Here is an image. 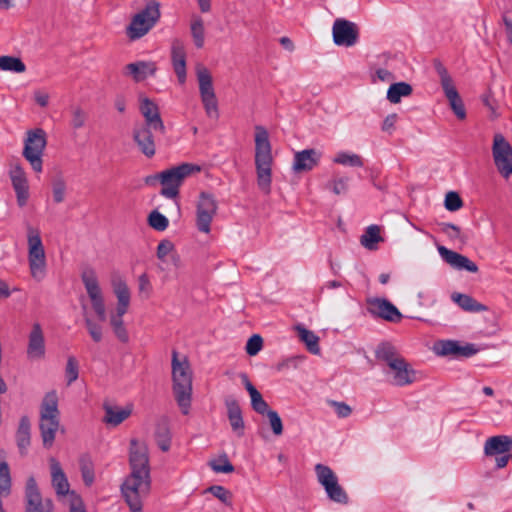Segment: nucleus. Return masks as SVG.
<instances>
[{
  "label": "nucleus",
  "mask_w": 512,
  "mask_h": 512,
  "mask_svg": "<svg viewBox=\"0 0 512 512\" xmlns=\"http://www.w3.org/2000/svg\"><path fill=\"white\" fill-rule=\"evenodd\" d=\"M321 153L317 150L305 149L294 155L293 171L295 173L309 172L319 164Z\"/></svg>",
  "instance_id": "b1692460"
},
{
  "label": "nucleus",
  "mask_w": 512,
  "mask_h": 512,
  "mask_svg": "<svg viewBox=\"0 0 512 512\" xmlns=\"http://www.w3.org/2000/svg\"><path fill=\"white\" fill-rule=\"evenodd\" d=\"M200 171L201 167L199 165L182 163L160 172V183L163 186L160 194L167 198H176L184 179Z\"/></svg>",
  "instance_id": "0eeeda50"
},
{
  "label": "nucleus",
  "mask_w": 512,
  "mask_h": 512,
  "mask_svg": "<svg viewBox=\"0 0 512 512\" xmlns=\"http://www.w3.org/2000/svg\"><path fill=\"white\" fill-rule=\"evenodd\" d=\"M31 424L28 416H22L16 432L17 446L22 455L26 454L27 448L30 446L31 440Z\"/></svg>",
  "instance_id": "2f4dec72"
},
{
  "label": "nucleus",
  "mask_w": 512,
  "mask_h": 512,
  "mask_svg": "<svg viewBox=\"0 0 512 512\" xmlns=\"http://www.w3.org/2000/svg\"><path fill=\"white\" fill-rule=\"evenodd\" d=\"M140 112L144 117V123L140 126L153 128L155 134H165V125L156 103L149 98H144L140 103Z\"/></svg>",
  "instance_id": "a211bd4d"
},
{
  "label": "nucleus",
  "mask_w": 512,
  "mask_h": 512,
  "mask_svg": "<svg viewBox=\"0 0 512 512\" xmlns=\"http://www.w3.org/2000/svg\"><path fill=\"white\" fill-rule=\"evenodd\" d=\"M79 466L84 484L90 487L95 480L94 463L88 454H83L79 458Z\"/></svg>",
  "instance_id": "58836bf2"
},
{
  "label": "nucleus",
  "mask_w": 512,
  "mask_h": 512,
  "mask_svg": "<svg viewBox=\"0 0 512 512\" xmlns=\"http://www.w3.org/2000/svg\"><path fill=\"white\" fill-rule=\"evenodd\" d=\"M113 290L118 299L116 315L123 316L130 304V291L123 280L113 281Z\"/></svg>",
  "instance_id": "7c9ffc66"
},
{
  "label": "nucleus",
  "mask_w": 512,
  "mask_h": 512,
  "mask_svg": "<svg viewBox=\"0 0 512 512\" xmlns=\"http://www.w3.org/2000/svg\"><path fill=\"white\" fill-rule=\"evenodd\" d=\"M269 419V423L273 433L277 436L283 433V424L279 414L274 410H269L265 413Z\"/></svg>",
  "instance_id": "4d7b16f0"
},
{
  "label": "nucleus",
  "mask_w": 512,
  "mask_h": 512,
  "mask_svg": "<svg viewBox=\"0 0 512 512\" xmlns=\"http://www.w3.org/2000/svg\"><path fill=\"white\" fill-rule=\"evenodd\" d=\"M492 154L499 173L508 178L512 174V146L502 134H495Z\"/></svg>",
  "instance_id": "f8f14e48"
},
{
  "label": "nucleus",
  "mask_w": 512,
  "mask_h": 512,
  "mask_svg": "<svg viewBox=\"0 0 512 512\" xmlns=\"http://www.w3.org/2000/svg\"><path fill=\"white\" fill-rule=\"evenodd\" d=\"M156 70L154 62L138 61L125 66V74L132 76L135 82L144 81L148 75H154Z\"/></svg>",
  "instance_id": "c85d7f7f"
},
{
  "label": "nucleus",
  "mask_w": 512,
  "mask_h": 512,
  "mask_svg": "<svg viewBox=\"0 0 512 512\" xmlns=\"http://www.w3.org/2000/svg\"><path fill=\"white\" fill-rule=\"evenodd\" d=\"M27 356L30 359H42L45 356V338L39 323L33 324L29 334Z\"/></svg>",
  "instance_id": "393cba45"
},
{
  "label": "nucleus",
  "mask_w": 512,
  "mask_h": 512,
  "mask_svg": "<svg viewBox=\"0 0 512 512\" xmlns=\"http://www.w3.org/2000/svg\"><path fill=\"white\" fill-rule=\"evenodd\" d=\"M155 440L161 451L167 452L171 447L170 421L168 417H161L155 428Z\"/></svg>",
  "instance_id": "c756f323"
},
{
  "label": "nucleus",
  "mask_w": 512,
  "mask_h": 512,
  "mask_svg": "<svg viewBox=\"0 0 512 512\" xmlns=\"http://www.w3.org/2000/svg\"><path fill=\"white\" fill-rule=\"evenodd\" d=\"M502 22L505 27L507 41L512 46V19L509 17L507 12L502 14Z\"/></svg>",
  "instance_id": "338daca9"
},
{
  "label": "nucleus",
  "mask_w": 512,
  "mask_h": 512,
  "mask_svg": "<svg viewBox=\"0 0 512 512\" xmlns=\"http://www.w3.org/2000/svg\"><path fill=\"white\" fill-rule=\"evenodd\" d=\"M224 403L227 409V417L232 430L237 433L238 436H243L245 425L242 416V410L237 399H235L233 396H228L225 398Z\"/></svg>",
  "instance_id": "a878e982"
},
{
  "label": "nucleus",
  "mask_w": 512,
  "mask_h": 512,
  "mask_svg": "<svg viewBox=\"0 0 512 512\" xmlns=\"http://www.w3.org/2000/svg\"><path fill=\"white\" fill-rule=\"evenodd\" d=\"M434 67H435L438 75L440 76L442 88L446 89L450 86H453L452 78L450 77L447 69L444 67V65L439 60L434 61Z\"/></svg>",
  "instance_id": "13d9d810"
},
{
  "label": "nucleus",
  "mask_w": 512,
  "mask_h": 512,
  "mask_svg": "<svg viewBox=\"0 0 512 512\" xmlns=\"http://www.w3.org/2000/svg\"><path fill=\"white\" fill-rule=\"evenodd\" d=\"M87 113L79 106L72 108L71 126L74 129H80L85 125Z\"/></svg>",
  "instance_id": "6e6d98bb"
},
{
  "label": "nucleus",
  "mask_w": 512,
  "mask_h": 512,
  "mask_svg": "<svg viewBox=\"0 0 512 512\" xmlns=\"http://www.w3.org/2000/svg\"><path fill=\"white\" fill-rule=\"evenodd\" d=\"M148 224L156 231H164L167 229L169 221L163 214L153 210L148 216Z\"/></svg>",
  "instance_id": "a18cd8bd"
},
{
  "label": "nucleus",
  "mask_w": 512,
  "mask_h": 512,
  "mask_svg": "<svg viewBox=\"0 0 512 512\" xmlns=\"http://www.w3.org/2000/svg\"><path fill=\"white\" fill-rule=\"evenodd\" d=\"M65 376L67 380V385H71L78 379L79 376V363L74 356H69L67 358L66 368H65Z\"/></svg>",
  "instance_id": "49530a36"
},
{
  "label": "nucleus",
  "mask_w": 512,
  "mask_h": 512,
  "mask_svg": "<svg viewBox=\"0 0 512 512\" xmlns=\"http://www.w3.org/2000/svg\"><path fill=\"white\" fill-rule=\"evenodd\" d=\"M329 404L334 407L336 414L340 418H346L352 412L351 407L344 402L329 401Z\"/></svg>",
  "instance_id": "e2e57ef3"
},
{
  "label": "nucleus",
  "mask_w": 512,
  "mask_h": 512,
  "mask_svg": "<svg viewBox=\"0 0 512 512\" xmlns=\"http://www.w3.org/2000/svg\"><path fill=\"white\" fill-rule=\"evenodd\" d=\"M367 310L371 315L389 322L397 323L402 319V314L398 308L384 298L367 299Z\"/></svg>",
  "instance_id": "f3484780"
},
{
  "label": "nucleus",
  "mask_w": 512,
  "mask_h": 512,
  "mask_svg": "<svg viewBox=\"0 0 512 512\" xmlns=\"http://www.w3.org/2000/svg\"><path fill=\"white\" fill-rule=\"evenodd\" d=\"M138 282H139L140 292H145L148 297L151 292V283H150V280H149L147 274L144 273V274L140 275Z\"/></svg>",
  "instance_id": "774afa93"
},
{
  "label": "nucleus",
  "mask_w": 512,
  "mask_h": 512,
  "mask_svg": "<svg viewBox=\"0 0 512 512\" xmlns=\"http://www.w3.org/2000/svg\"><path fill=\"white\" fill-rule=\"evenodd\" d=\"M25 512H54V505L51 499H43L36 480L30 476L26 481L25 492Z\"/></svg>",
  "instance_id": "2eb2a0df"
},
{
  "label": "nucleus",
  "mask_w": 512,
  "mask_h": 512,
  "mask_svg": "<svg viewBox=\"0 0 512 512\" xmlns=\"http://www.w3.org/2000/svg\"><path fill=\"white\" fill-rule=\"evenodd\" d=\"M161 16L160 3L150 0L145 8L136 13L126 28V34L130 40H136L145 36L159 21Z\"/></svg>",
  "instance_id": "39448f33"
},
{
  "label": "nucleus",
  "mask_w": 512,
  "mask_h": 512,
  "mask_svg": "<svg viewBox=\"0 0 512 512\" xmlns=\"http://www.w3.org/2000/svg\"><path fill=\"white\" fill-rule=\"evenodd\" d=\"M217 212V202L212 194L201 192L196 209V227L208 234L211 230V222Z\"/></svg>",
  "instance_id": "4468645a"
},
{
  "label": "nucleus",
  "mask_w": 512,
  "mask_h": 512,
  "mask_svg": "<svg viewBox=\"0 0 512 512\" xmlns=\"http://www.w3.org/2000/svg\"><path fill=\"white\" fill-rule=\"evenodd\" d=\"M441 231L448 235L451 239H461V229L452 223H441Z\"/></svg>",
  "instance_id": "680f3d73"
},
{
  "label": "nucleus",
  "mask_w": 512,
  "mask_h": 512,
  "mask_svg": "<svg viewBox=\"0 0 512 512\" xmlns=\"http://www.w3.org/2000/svg\"><path fill=\"white\" fill-rule=\"evenodd\" d=\"M171 61L180 84L186 81V51L182 40L175 38L171 44Z\"/></svg>",
  "instance_id": "5701e85b"
},
{
  "label": "nucleus",
  "mask_w": 512,
  "mask_h": 512,
  "mask_svg": "<svg viewBox=\"0 0 512 512\" xmlns=\"http://www.w3.org/2000/svg\"><path fill=\"white\" fill-rule=\"evenodd\" d=\"M172 391L177 405L183 415H188L192 402L193 374L186 358H178V352L172 351Z\"/></svg>",
  "instance_id": "f03ea898"
},
{
  "label": "nucleus",
  "mask_w": 512,
  "mask_h": 512,
  "mask_svg": "<svg viewBox=\"0 0 512 512\" xmlns=\"http://www.w3.org/2000/svg\"><path fill=\"white\" fill-rule=\"evenodd\" d=\"M130 473L121 485L122 496L131 512H141L143 498L151 491V474L146 444L131 439L129 448Z\"/></svg>",
  "instance_id": "f257e3e1"
},
{
  "label": "nucleus",
  "mask_w": 512,
  "mask_h": 512,
  "mask_svg": "<svg viewBox=\"0 0 512 512\" xmlns=\"http://www.w3.org/2000/svg\"><path fill=\"white\" fill-rule=\"evenodd\" d=\"M512 450V436L497 435L488 438L484 445V453L487 456L505 454Z\"/></svg>",
  "instance_id": "cd10ccee"
},
{
  "label": "nucleus",
  "mask_w": 512,
  "mask_h": 512,
  "mask_svg": "<svg viewBox=\"0 0 512 512\" xmlns=\"http://www.w3.org/2000/svg\"><path fill=\"white\" fill-rule=\"evenodd\" d=\"M9 177L16 194L17 204L19 207H24L29 199V185L26 173L19 163L11 167Z\"/></svg>",
  "instance_id": "6ab92c4d"
},
{
  "label": "nucleus",
  "mask_w": 512,
  "mask_h": 512,
  "mask_svg": "<svg viewBox=\"0 0 512 512\" xmlns=\"http://www.w3.org/2000/svg\"><path fill=\"white\" fill-rule=\"evenodd\" d=\"M45 147L46 133L43 129L38 128L27 132L23 156L37 173L42 171V155Z\"/></svg>",
  "instance_id": "1a4fd4ad"
},
{
  "label": "nucleus",
  "mask_w": 512,
  "mask_h": 512,
  "mask_svg": "<svg viewBox=\"0 0 512 512\" xmlns=\"http://www.w3.org/2000/svg\"><path fill=\"white\" fill-rule=\"evenodd\" d=\"M153 128L136 126L133 129V139L139 150L148 158L156 153L155 135Z\"/></svg>",
  "instance_id": "4be33fe9"
},
{
  "label": "nucleus",
  "mask_w": 512,
  "mask_h": 512,
  "mask_svg": "<svg viewBox=\"0 0 512 512\" xmlns=\"http://www.w3.org/2000/svg\"><path fill=\"white\" fill-rule=\"evenodd\" d=\"M272 150L267 130L260 125L255 127V166L257 185L265 194L271 192Z\"/></svg>",
  "instance_id": "7ed1b4c3"
},
{
  "label": "nucleus",
  "mask_w": 512,
  "mask_h": 512,
  "mask_svg": "<svg viewBox=\"0 0 512 512\" xmlns=\"http://www.w3.org/2000/svg\"><path fill=\"white\" fill-rule=\"evenodd\" d=\"M190 28L195 46L197 48H202L204 46L205 39V29L202 18L199 16H194Z\"/></svg>",
  "instance_id": "a19ab883"
},
{
  "label": "nucleus",
  "mask_w": 512,
  "mask_h": 512,
  "mask_svg": "<svg viewBox=\"0 0 512 512\" xmlns=\"http://www.w3.org/2000/svg\"><path fill=\"white\" fill-rule=\"evenodd\" d=\"M333 41L338 46L350 47L357 43L359 29L349 20L337 18L332 28Z\"/></svg>",
  "instance_id": "dca6fc26"
},
{
  "label": "nucleus",
  "mask_w": 512,
  "mask_h": 512,
  "mask_svg": "<svg viewBox=\"0 0 512 512\" xmlns=\"http://www.w3.org/2000/svg\"><path fill=\"white\" fill-rule=\"evenodd\" d=\"M435 349L439 355L447 356L454 355L456 357H471L480 351L472 343H467L462 346L458 341L455 340H442L435 345Z\"/></svg>",
  "instance_id": "412c9836"
},
{
  "label": "nucleus",
  "mask_w": 512,
  "mask_h": 512,
  "mask_svg": "<svg viewBox=\"0 0 512 512\" xmlns=\"http://www.w3.org/2000/svg\"><path fill=\"white\" fill-rule=\"evenodd\" d=\"M334 162L341 165H348L352 167H362L363 160L357 154L339 153L335 158Z\"/></svg>",
  "instance_id": "8fccbe9b"
},
{
  "label": "nucleus",
  "mask_w": 512,
  "mask_h": 512,
  "mask_svg": "<svg viewBox=\"0 0 512 512\" xmlns=\"http://www.w3.org/2000/svg\"><path fill=\"white\" fill-rule=\"evenodd\" d=\"M482 102H483V104L486 107L489 108V110L491 111L492 115L497 116V114H496L497 101L494 99V97H493V95L491 94L490 91H488L487 93H485L482 96Z\"/></svg>",
  "instance_id": "69168bd1"
},
{
  "label": "nucleus",
  "mask_w": 512,
  "mask_h": 512,
  "mask_svg": "<svg viewBox=\"0 0 512 512\" xmlns=\"http://www.w3.org/2000/svg\"><path fill=\"white\" fill-rule=\"evenodd\" d=\"M262 347H263L262 337L258 334H254L248 339L245 349H246V353L249 356H255L259 353V351L262 349Z\"/></svg>",
  "instance_id": "864d4df0"
},
{
  "label": "nucleus",
  "mask_w": 512,
  "mask_h": 512,
  "mask_svg": "<svg viewBox=\"0 0 512 512\" xmlns=\"http://www.w3.org/2000/svg\"><path fill=\"white\" fill-rule=\"evenodd\" d=\"M348 177H339L332 179L326 187L331 189L334 194L340 195L342 193L347 192L348 190Z\"/></svg>",
  "instance_id": "5fc2aeb1"
},
{
  "label": "nucleus",
  "mask_w": 512,
  "mask_h": 512,
  "mask_svg": "<svg viewBox=\"0 0 512 512\" xmlns=\"http://www.w3.org/2000/svg\"><path fill=\"white\" fill-rule=\"evenodd\" d=\"M380 227L378 225H370L366 228L364 234L360 237V243L368 250H376L377 243L383 242L384 239L380 235Z\"/></svg>",
  "instance_id": "e433bc0d"
},
{
  "label": "nucleus",
  "mask_w": 512,
  "mask_h": 512,
  "mask_svg": "<svg viewBox=\"0 0 512 512\" xmlns=\"http://www.w3.org/2000/svg\"><path fill=\"white\" fill-rule=\"evenodd\" d=\"M397 118L396 113L389 114L382 123V130L391 134L395 129Z\"/></svg>",
  "instance_id": "0e129e2a"
},
{
  "label": "nucleus",
  "mask_w": 512,
  "mask_h": 512,
  "mask_svg": "<svg viewBox=\"0 0 512 512\" xmlns=\"http://www.w3.org/2000/svg\"><path fill=\"white\" fill-rule=\"evenodd\" d=\"M443 90L456 117L464 120L466 118V110L455 86L453 85Z\"/></svg>",
  "instance_id": "f704fd0d"
},
{
  "label": "nucleus",
  "mask_w": 512,
  "mask_h": 512,
  "mask_svg": "<svg viewBox=\"0 0 512 512\" xmlns=\"http://www.w3.org/2000/svg\"><path fill=\"white\" fill-rule=\"evenodd\" d=\"M296 329L300 340L305 343L307 350L312 354H319V337L314 332L302 326H297Z\"/></svg>",
  "instance_id": "4c0bfd02"
},
{
  "label": "nucleus",
  "mask_w": 512,
  "mask_h": 512,
  "mask_svg": "<svg viewBox=\"0 0 512 512\" xmlns=\"http://www.w3.org/2000/svg\"><path fill=\"white\" fill-rule=\"evenodd\" d=\"M52 193L55 203L59 204L64 201L66 193V181L60 172L52 178Z\"/></svg>",
  "instance_id": "37998d69"
},
{
  "label": "nucleus",
  "mask_w": 512,
  "mask_h": 512,
  "mask_svg": "<svg viewBox=\"0 0 512 512\" xmlns=\"http://www.w3.org/2000/svg\"><path fill=\"white\" fill-rule=\"evenodd\" d=\"M52 486L55 488L58 495L70 494V507L69 512H86L85 505L82 498L74 491H69V483L67 477L60 465L55 459H50Z\"/></svg>",
  "instance_id": "9d476101"
},
{
  "label": "nucleus",
  "mask_w": 512,
  "mask_h": 512,
  "mask_svg": "<svg viewBox=\"0 0 512 512\" xmlns=\"http://www.w3.org/2000/svg\"><path fill=\"white\" fill-rule=\"evenodd\" d=\"M81 278L99 321H106V308L95 271L86 269Z\"/></svg>",
  "instance_id": "ddd939ff"
},
{
  "label": "nucleus",
  "mask_w": 512,
  "mask_h": 512,
  "mask_svg": "<svg viewBox=\"0 0 512 512\" xmlns=\"http://www.w3.org/2000/svg\"><path fill=\"white\" fill-rule=\"evenodd\" d=\"M375 357L377 360L385 362L388 366L402 358L397 348L390 342H381L375 350Z\"/></svg>",
  "instance_id": "72a5a7b5"
},
{
  "label": "nucleus",
  "mask_w": 512,
  "mask_h": 512,
  "mask_svg": "<svg viewBox=\"0 0 512 512\" xmlns=\"http://www.w3.org/2000/svg\"><path fill=\"white\" fill-rule=\"evenodd\" d=\"M315 473L318 482L323 486L328 498L339 504H347L349 496L344 488L339 484L338 478L333 470L324 464L315 465Z\"/></svg>",
  "instance_id": "6e6552de"
},
{
  "label": "nucleus",
  "mask_w": 512,
  "mask_h": 512,
  "mask_svg": "<svg viewBox=\"0 0 512 512\" xmlns=\"http://www.w3.org/2000/svg\"><path fill=\"white\" fill-rule=\"evenodd\" d=\"M59 416L58 396L53 390L44 396L40 411L39 428L43 445L46 448H50L54 443L56 432L60 426Z\"/></svg>",
  "instance_id": "20e7f679"
},
{
  "label": "nucleus",
  "mask_w": 512,
  "mask_h": 512,
  "mask_svg": "<svg viewBox=\"0 0 512 512\" xmlns=\"http://www.w3.org/2000/svg\"><path fill=\"white\" fill-rule=\"evenodd\" d=\"M389 368L394 372V382L398 386H405L415 381V371L402 357L392 362Z\"/></svg>",
  "instance_id": "bb28decb"
},
{
  "label": "nucleus",
  "mask_w": 512,
  "mask_h": 512,
  "mask_svg": "<svg viewBox=\"0 0 512 512\" xmlns=\"http://www.w3.org/2000/svg\"><path fill=\"white\" fill-rule=\"evenodd\" d=\"M0 69L3 71H12L15 73H23L26 71V66L23 61L14 56H1Z\"/></svg>",
  "instance_id": "79ce46f5"
},
{
  "label": "nucleus",
  "mask_w": 512,
  "mask_h": 512,
  "mask_svg": "<svg viewBox=\"0 0 512 512\" xmlns=\"http://www.w3.org/2000/svg\"><path fill=\"white\" fill-rule=\"evenodd\" d=\"M250 397L252 409L256 413L265 415V413L270 410L268 403L263 399L259 391L257 393H253Z\"/></svg>",
  "instance_id": "603ef678"
},
{
  "label": "nucleus",
  "mask_w": 512,
  "mask_h": 512,
  "mask_svg": "<svg viewBox=\"0 0 512 512\" xmlns=\"http://www.w3.org/2000/svg\"><path fill=\"white\" fill-rule=\"evenodd\" d=\"M206 491L211 493L214 497L219 499L225 505L231 506L232 493L225 487L220 485H213L210 486Z\"/></svg>",
  "instance_id": "09e8293b"
},
{
  "label": "nucleus",
  "mask_w": 512,
  "mask_h": 512,
  "mask_svg": "<svg viewBox=\"0 0 512 512\" xmlns=\"http://www.w3.org/2000/svg\"><path fill=\"white\" fill-rule=\"evenodd\" d=\"M28 262L31 276L40 281L45 276L46 255L40 230L27 224Z\"/></svg>",
  "instance_id": "423d86ee"
},
{
  "label": "nucleus",
  "mask_w": 512,
  "mask_h": 512,
  "mask_svg": "<svg viewBox=\"0 0 512 512\" xmlns=\"http://www.w3.org/2000/svg\"><path fill=\"white\" fill-rule=\"evenodd\" d=\"M174 251V244L168 240L164 239L160 241V243L157 246V257L161 261L165 260V257L168 256L170 253L172 254Z\"/></svg>",
  "instance_id": "052dcab7"
},
{
  "label": "nucleus",
  "mask_w": 512,
  "mask_h": 512,
  "mask_svg": "<svg viewBox=\"0 0 512 512\" xmlns=\"http://www.w3.org/2000/svg\"><path fill=\"white\" fill-rule=\"evenodd\" d=\"M451 298L461 309L467 312H482L488 310L486 305L478 302L468 294L455 292L452 294Z\"/></svg>",
  "instance_id": "473e14b6"
},
{
  "label": "nucleus",
  "mask_w": 512,
  "mask_h": 512,
  "mask_svg": "<svg viewBox=\"0 0 512 512\" xmlns=\"http://www.w3.org/2000/svg\"><path fill=\"white\" fill-rule=\"evenodd\" d=\"M5 456L6 452L0 449V488L9 492L11 488V476L8 463L4 460Z\"/></svg>",
  "instance_id": "c03bdc74"
},
{
  "label": "nucleus",
  "mask_w": 512,
  "mask_h": 512,
  "mask_svg": "<svg viewBox=\"0 0 512 512\" xmlns=\"http://www.w3.org/2000/svg\"><path fill=\"white\" fill-rule=\"evenodd\" d=\"M197 78L205 112L208 117L217 119L219 117L218 102L209 70L205 67H199L197 69Z\"/></svg>",
  "instance_id": "9b49d317"
},
{
  "label": "nucleus",
  "mask_w": 512,
  "mask_h": 512,
  "mask_svg": "<svg viewBox=\"0 0 512 512\" xmlns=\"http://www.w3.org/2000/svg\"><path fill=\"white\" fill-rule=\"evenodd\" d=\"M85 325L93 341L96 343L100 342L102 340L101 326L88 317L85 318Z\"/></svg>",
  "instance_id": "bf43d9fd"
},
{
  "label": "nucleus",
  "mask_w": 512,
  "mask_h": 512,
  "mask_svg": "<svg viewBox=\"0 0 512 512\" xmlns=\"http://www.w3.org/2000/svg\"><path fill=\"white\" fill-rule=\"evenodd\" d=\"M444 206L448 211L454 212L463 207V201L457 192L449 191L445 196Z\"/></svg>",
  "instance_id": "3c124183"
},
{
  "label": "nucleus",
  "mask_w": 512,
  "mask_h": 512,
  "mask_svg": "<svg viewBox=\"0 0 512 512\" xmlns=\"http://www.w3.org/2000/svg\"><path fill=\"white\" fill-rule=\"evenodd\" d=\"M438 252L442 259L456 270H466L471 273H477L479 271L477 264L465 255L452 251L444 246H438Z\"/></svg>",
  "instance_id": "aec40b11"
},
{
  "label": "nucleus",
  "mask_w": 512,
  "mask_h": 512,
  "mask_svg": "<svg viewBox=\"0 0 512 512\" xmlns=\"http://www.w3.org/2000/svg\"><path fill=\"white\" fill-rule=\"evenodd\" d=\"M413 88L409 83L397 82L390 85L387 91V99L390 103L397 104L401 97H408L412 94Z\"/></svg>",
  "instance_id": "c9c22d12"
},
{
  "label": "nucleus",
  "mask_w": 512,
  "mask_h": 512,
  "mask_svg": "<svg viewBox=\"0 0 512 512\" xmlns=\"http://www.w3.org/2000/svg\"><path fill=\"white\" fill-rule=\"evenodd\" d=\"M209 465L212 470L217 473H231L234 471V466L231 464L226 454L216 460L210 461Z\"/></svg>",
  "instance_id": "de8ad7c7"
},
{
  "label": "nucleus",
  "mask_w": 512,
  "mask_h": 512,
  "mask_svg": "<svg viewBox=\"0 0 512 512\" xmlns=\"http://www.w3.org/2000/svg\"><path fill=\"white\" fill-rule=\"evenodd\" d=\"M131 414L130 409H118L114 410L111 406H105V417L104 422L117 426L127 419Z\"/></svg>",
  "instance_id": "ea45409f"
}]
</instances>
